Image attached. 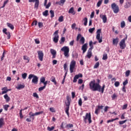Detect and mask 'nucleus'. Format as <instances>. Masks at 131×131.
<instances>
[{
    "mask_svg": "<svg viewBox=\"0 0 131 131\" xmlns=\"http://www.w3.org/2000/svg\"><path fill=\"white\" fill-rule=\"evenodd\" d=\"M97 83L96 82V80H93L91 81L89 83L90 90L93 92H99L101 94H104V91H105V84H103L101 88L100 85V79H97Z\"/></svg>",
    "mask_w": 131,
    "mask_h": 131,
    "instance_id": "nucleus-1",
    "label": "nucleus"
},
{
    "mask_svg": "<svg viewBox=\"0 0 131 131\" xmlns=\"http://www.w3.org/2000/svg\"><path fill=\"white\" fill-rule=\"evenodd\" d=\"M32 78V82L34 84H37L38 82V77L37 76H35L34 74H30L28 77L29 79H31Z\"/></svg>",
    "mask_w": 131,
    "mask_h": 131,
    "instance_id": "nucleus-2",
    "label": "nucleus"
},
{
    "mask_svg": "<svg viewBox=\"0 0 131 131\" xmlns=\"http://www.w3.org/2000/svg\"><path fill=\"white\" fill-rule=\"evenodd\" d=\"M83 118L85 123H86V122H88L86 121L87 120H88L89 124H91L92 122V115H91V113H86L85 116L83 117Z\"/></svg>",
    "mask_w": 131,
    "mask_h": 131,
    "instance_id": "nucleus-3",
    "label": "nucleus"
},
{
    "mask_svg": "<svg viewBox=\"0 0 131 131\" xmlns=\"http://www.w3.org/2000/svg\"><path fill=\"white\" fill-rule=\"evenodd\" d=\"M61 52H64L63 55L66 58L69 57V47L64 46L61 49Z\"/></svg>",
    "mask_w": 131,
    "mask_h": 131,
    "instance_id": "nucleus-4",
    "label": "nucleus"
},
{
    "mask_svg": "<svg viewBox=\"0 0 131 131\" xmlns=\"http://www.w3.org/2000/svg\"><path fill=\"white\" fill-rule=\"evenodd\" d=\"M126 39H127V36H126L125 38H123L120 41L119 43V46L121 50H124V49H125L126 47V45L125 44V40H126Z\"/></svg>",
    "mask_w": 131,
    "mask_h": 131,
    "instance_id": "nucleus-5",
    "label": "nucleus"
},
{
    "mask_svg": "<svg viewBox=\"0 0 131 131\" xmlns=\"http://www.w3.org/2000/svg\"><path fill=\"white\" fill-rule=\"evenodd\" d=\"M111 8L115 14H117L119 12V7L118 5H116V3H113L111 4Z\"/></svg>",
    "mask_w": 131,
    "mask_h": 131,
    "instance_id": "nucleus-6",
    "label": "nucleus"
},
{
    "mask_svg": "<svg viewBox=\"0 0 131 131\" xmlns=\"http://www.w3.org/2000/svg\"><path fill=\"white\" fill-rule=\"evenodd\" d=\"M75 65H76V61L72 60L70 64V71L71 73H73Z\"/></svg>",
    "mask_w": 131,
    "mask_h": 131,
    "instance_id": "nucleus-7",
    "label": "nucleus"
},
{
    "mask_svg": "<svg viewBox=\"0 0 131 131\" xmlns=\"http://www.w3.org/2000/svg\"><path fill=\"white\" fill-rule=\"evenodd\" d=\"M59 30H56L53 34L54 37L53 38V41L55 43H57L59 41Z\"/></svg>",
    "mask_w": 131,
    "mask_h": 131,
    "instance_id": "nucleus-8",
    "label": "nucleus"
},
{
    "mask_svg": "<svg viewBox=\"0 0 131 131\" xmlns=\"http://www.w3.org/2000/svg\"><path fill=\"white\" fill-rule=\"evenodd\" d=\"M43 113V111H41L39 112H36L35 113L33 114L32 112H30L29 115L30 118H32L33 120H34V116H37V115H40V114H42Z\"/></svg>",
    "mask_w": 131,
    "mask_h": 131,
    "instance_id": "nucleus-9",
    "label": "nucleus"
},
{
    "mask_svg": "<svg viewBox=\"0 0 131 131\" xmlns=\"http://www.w3.org/2000/svg\"><path fill=\"white\" fill-rule=\"evenodd\" d=\"M66 106H67V107H66L65 112L68 116L69 117V108H70V101H67V102H66Z\"/></svg>",
    "mask_w": 131,
    "mask_h": 131,
    "instance_id": "nucleus-10",
    "label": "nucleus"
},
{
    "mask_svg": "<svg viewBox=\"0 0 131 131\" xmlns=\"http://www.w3.org/2000/svg\"><path fill=\"white\" fill-rule=\"evenodd\" d=\"M29 3H35L34 8L38 9L39 6V0H29Z\"/></svg>",
    "mask_w": 131,
    "mask_h": 131,
    "instance_id": "nucleus-11",
    "label": "nucleus"
},
{
    "mask_svg": "<svg viewBox=\"0 0 131 131\" xmlns=\"http://www.w3.org/2000/svg\"><path fill=\"white\" fill-rule=\"evenodd\" d=\"M38 54V58L40 61H42L43 60V52L42 51H37Z\"/></svg>",
    "mask_w": 131,
    "mask_h": 131,
    "instance_id": "nucleus-12",
    "label": "nucleus"
},
{
    "mask_svg": "<svg viewBox=\"0 0 131 131\" xmlns=\"http://www.w3.org/2000/svg\"><path fill=\"white\" fill-rule=\"evenodd\" d=\"M7 30H8L7 28H4L3 30V32L7 35V39H10V38H11V33L10 32H7Z\"/></svg>",
    "mask_w": 131,
    "mask_h": 131,
    "instance_id": "nucleus-13",
    "label": "nucleus"
},
{
    "mask_svg": "<svg viewBox=\"0 0 131 131\" xmlns=\"http://www.w3.org/2000/svg\"><path fill=\"white\" fill-rule=\"evenodd\" d=\"M82 77V74L81 73H79L77 75H76L74 77L73 82L74 83L77 82V79H78V78H81Z\"/></svg>",
    "mask_w": 131,
    "mask_h": 131,
    "instance_id": "nucleus-14",
    "label": "nucleus"
},
{
    "mask_svg": "<svg viewBox=\"0 0 131 131\" xmlns=\"http://www.w3.org/2000/svg\"><path fill=\"white\" fill-rule=\"evenodd\" d=\"M104 106L103 105H98L97 106V108H96L95 113L96 114V115H98L99 114V112H100V110H102L103 109V107Z\"/></svg>",
    "mask_w": 131,
    "mask_h": 131,
    "instance_id": "nucleus-15",
    "label": "nucleus"
},
{
    "mask_svg": "<svg viewBox=\"0 0 131 131\" xmlns=\"http://www.w3.org/2000/svg\"><path fill=\"white\" fill-rule=\"evenodd\" d=\"M92 48H89V49L88 51L87 55H86V57L88 58V59H91L92 57V51L93 49Z\"/></svg>",
    "mask_w": 131,
    "mask_h": 131,
    "instance_id": "nucleus-16",
    "label": "nucleus"
},
{
    "mask_svg": "<svg viewBox=\"0 0 131 131\" xmlns=\"http://www.w3.org/2000/svg\"><path fill=\"white\" fill-rule=\"evenodd\" d=\"M100 18L102 19L103 23L107 22V16L106 15L100 14Z\"/></svg>",
    "mask_w": 131,
    "mask_h": 131,
    "instance_id": "nucleus-17",
    "label": "nucleus"
},
{
    "mask_svg": "<svg viewBox=\"0 0 131 131\" xmlns=\"http://www.w3.org/2000/svg\"><path fill=\"white\" fill-rule=\"evenodd\" d=\"M86 50H88V43H86L82 46V50L83 51V54H84V53L86 52Z\"/></svg>",
    "mask_w": 131,
    "mask_h": 131,
    "instance_id": "nucleus-18",
    "label": "nucleus"
},
{
    "mask_svg": "<svg viewBox=\"0 0 131 131\" xmlns=\"http://www.w3.org/2000/svg\"><path fill=\"white\" fill-rule=\"evenodd\" d=\"M119 41V38H118V37L116 38H114L113 39V45H114V46H117Z\"/></svg>",
    "mask_w": 131,
    "mask_h": 131,
    "instance_id": "nucleus-19",
    "label": "nucleus"
},
{
    "mask_svg": "<svg viewBox=\"0 0 131 131\" xmlns=\"http://www.w3.org/2000/svg\"><path fill=\"white\" fill-rule=\"evenodd\" d=\"M130 6H131V2L127 1V2L125 3L124 7L125 9H128V8L130 7Z\"/></svg>",
    "mask_w": 131,
    "mask_h": 131,
    "instance_id": "nucleus-20",
    "label": "nucleus"
},
{
    "mask_svg": "<svg viewBox=\"0 0 131 131\" xmlns=\"http://www.w3.org/2000/svg\"><path fill=\"white\" fill-rule=\"evenodd\" d=\"M101 36V34H97L96 35V39L97 40H98L99 42L100 43H101V42H102V41H103V40H102V38H100Z\"/></svg>",
    "mask_w": 131,
    "mask_h": 131,
    "instance_id": "nucleus-21",
    "label": "nucleus"
},
{
    "mask_svg": "<svg viewBox=\"0 0 131 131\" xmlns=\"http://www.w3.org/2000/svg\"><path fill=\"white\" fill-rule=\"evenodd\" d=\"M24 88H25V84H19L17 85V86L16 87V89L17 90H22V89H24Z\"/></svg>",
    "mask_w": 131,
    "mask_h": 131,
    "instance_id": "nucleus-22",
    "label": "nucleus"
},
{
    "mask_svg": "<svg viewBox=\"0 0 131 131\" xmlns=\"http://www.w3.org/2000/svg\"><path fill=\"white\" fill-rule=\"evenodd\" d=\"M2 91H2V95H4V94H7V93H8V87H4L2 89Z\"/></svg>",
    "mask_w": 131,
    "mask_h": 131,
    "instance_id": "nucleus-23",
    "label": "nucleus"
},
{
    "mask_svg": "<svg viewBox=\"0 0 131 131\" xmlns=\"http://www.w3.org/2000/svg\"><path fill=\"white\" fill-rule=\"evenodd\" d=\"M3 125H5V121L4 118H0V128L1 127H3Z\"/></svg>",
    "mask_w": 131,
    "mask_h": 131,
    "instance_id": "nucleus-24",
    "label": "nucleus"
},
{
    "mask_svg": "<svg viewBox=\"0 0 131 131\" xmlns=\"http://www.w3.org/2000/svg\"><path fill=\"white\" fill-rule=\"evenodd\" d=\"M69 14H72V15H74L75 14V11H74V8L71 7L69 11Z\"/></svg>",
    "mask_w": 131,
    "mask_h": 131,
    "instance_id": "nucleus-25",
    "label": "nucleus"
},
{
    "mask_svg": "<svg viewBox=\"0 0 131 131\" xmlns=\"http://www.w3.org/2000/svg\"><path fill=\"white\" fill-rule=\"evenodd\" d=\"M4 99H5V100H6V102H10L11 98H10V97H9V96L7 94H5L4 96Z\"/></svg>",
    "mask_w": 131,
    "mask_h": 131,
    "instance_id": "nucleus-26",
    "label": "nucleus"
},
{
    "mask_svg": "<svg viewBox=\"0 0 131 131\" xmlns=\"http://www.w3.org/2000/svg\"><path fill=\"white\" fill-rule=\"evenodd\" d=\"M7 25L8 27H9V28H10V29H11V30H14V28H15V27H14V25H13L12 24L9 23H7Z\"/></svg>",
    "mask_w": 131,
    "mask_h": 131,
    "instance_id": "nucleus-27",
    "label": "nucleus"
},
{
    "mask_svg": "<svg viewBox=\"0 0 131 131\" xmlns=\"http://www.w3.org/2000/svg\"><path fill=\"white\" fill-rule=\"evenodd\" d=\"M51 81H52V82H54V84H57V81H56V78L54 76L51 77Z\"/></svg>",
    "mask_w": 131,
    "mask_h": 131,
    "instance_id": "nucleus-28",
    "label": "nucleus"
},
{
    "mask_svg": "<svg viewBox=\"0 0 131 131\" xmlns=\"http://www.w3.org/2000/svg\"><path fill=\"white\" fill-rule=\"evenodd\" d=\"M84 41H85V39H84V37H81L80 39V43H81V45H83L84 43Z\"/></svg>",
    "mask_w": 131,
    "mask_h": 131,
    "instance_id": "nucleus-29",
    "label": "nucleus"
},
{
    "mask_svg": "<svg viewBox=\"0 0 131 131\" xmlns=\"http://www.w3.org/2000/svg\"><path fill=\"white\" fill-rule=\"evenodd\" d=\"M42 15L45 17L49 16V10H45L44 12H43Z\"/></svg>",
    "mask_w": 131,
    "mask_h": 131,
    "instance_id": "nucleus-30",
    "label": "nucleus"
},
{
    "mask_svg": "<svg viewBox=\"0 0 131 131\" xmlns=\"http://www.w3.org/2000/svg\"><path fill=\"white\" fill-rule=\"evenodd\" d=\"M23 58H24V60H27V61H26V63H29V61H30V59L29 58V57H28V56L25 55L23 56Z\"/></svg>",
    "mask_w": 131,
    "mask_h": 131,
    "instance_id": "nucleus-31",
    "label": "nucleus"
},
{
    "mask_svg": "<svg viewBox=\"0 0 131 131\" xmlns=\"http://www.w3.org/2000/svg\"><path fill=\"white\" fill-rule=\"evenodd\" d=\"M10 107V105L9 104H5L3 105V108L5 111H8V108Z\"/></svg>",
    "mask_w": 131,
    "mask_h": 131,
    "instance_id": "nucleus-32",
    "label": "nucleus"
},
{
    "mask_svg": "<svg viewBox=\"0 0 131 131\" xmlns=\"http://www.w3.org/2000/svg\"><path fill=\"white\" fill-rule=\"evenodd\" d=\"M64 42H65V37H62L59 41V43L60 45H62V43H64Z\"/></svg>",
    "mask_w": 131,
    "mask_h": 131,
    "instance_id": "nucleus-33",
    "label": "nucleus"
},
{
    "mask_svg": "<svg viewBox=\"0 0 131 131\" xmlns=\"http://www.w3.org/2000/svg\"><path fill=\"white\" fill-rule=\"evenodd\" d=\"M50 53L52 55H57V51L54 49H51Z\"/></svg>",
    "mask_w": 131,
    "mask_h": 131,
    "instance_id": "nucleus-34",
    "label": "nucleus"
},
{
    "mask_svg": "<svg viewBox=\"0 0 131 131\" xmlns=\"http://www.w3.org/2000/svg\"><path fill=\"white\" fill-rule=\"evenodd\" d=\"M100 66V62H97L95 63V64L94 66V69H97V68H98V67Z\"/></svg>",
    "mask_w": 131,
    "mask_h": 131,
    "instance_id": "nucleus-35",
    "label": "nucleus"
},
{
    "mask_svg": "<svg viewBox=\"0 0 131 131\" xmlns=\"http://www.w3.org/2000/svg\"><path fill=\"white\" fill-rule=\"evenodd\" d=\"M50 13L51 18H54V17H55V12H54V11L50 10Z\"/></svg>",
    "mask_w": 131,
    "mask_h": 131,
    "instance_id": "nucleus-36",
    "label": "nucleus"
},
{
    "mask_svg": "<svg viewBox=\"0 0 131 131\" xmlns=\"http://www.w3.org/2000/svg\"><path fill=\"white\" fill-rule=\"evenodd\" d=\"M66 128H72V127H73V124H67L66 126Z\"/></svg>",
    "mask_w": 131,
    "mask_h": 131,
    "instance_id": "nucleus-37",
    "label": "nucleus"
},
{
    "mask_svg": "<svg viewBox=\"0 0 131 131\" xmlns=\"http://www.w3.org/2000/svg\"><path fill=\"white\" fill-rule=\"evenodd\" d=\"M59 22H63L64 21V16L62 15L60 16L58 18Z\"/></svg>",
    "mask_w": 131,
    "mask_h": 131,
    "instance_id": "nucleus-38",
    "label": "nucleus"
},
{
    "mask_svg": "<svg viewBox=\"0 0 131 131\" xmlns=\"http://www.w3.org/2000/svg\"><path fill=\"white\" fill-rule=\"evenodd\" d=\"M108 59V56L107 54L105 53L103 55L102 60H107Z\"/></svg>",
    "mask_w": 131,
    "mask_h": 131,
    "instance_id": "nucleus-39",
    "label": "nucleus"
},
{
    "mask_svg": "<svg viewBox=\"0 0 131 131\" xmlns=\"http://www.w3.org/2000/svg\"><path fill=\"white\" fill-rule=\"evenodd\" d=\"M54 129H55V126H52L51 127L50 126H48L47 127V130H48L49 131L54 130Z\"/></svg>",
    "mask_w": 131,
    "mask_h": 131,
    "instance_id": "nucleus-40",
    "label": "nucleus"
},
{
    "mask_svg": "<svg viewBox=\"0 0 131 131\" xmlns=\"http://www.w3.org/2000/svg\"><path fill=\"white\" fill-rule=\"evenodd\" d=\"M22 78L23 79H26V78L27 77V73H25L21 75Z\"/></svg>",
    "mask_w": 131,
    "mask_h": 131,
    "instance_id": "nucleus-41",
    "label": "nucleus"
},
{
    "mask_svg": "<svg viewBox=\"0 0 131 131\" xmlns=\"http://www.w3.org/2000/svg\"><path fill=\"white\" fill-rule=\"evenodd\" d=\"M103 2L102 0H100L98 2L97 4V6L98 7H101V5H102V3Z\"/></svg>",
    "mask_w": 131,
    "mask_h": 131,
    "instance_id": "nucleus-42",
    "label": "nucleus"
},
{
    "mask_svg": "<svg viewBox=\"0 0 131 131\" xmlns=\"http://www.w3.org/2000/svg\"><path fill=\"white\" fill-rule=\"evenodd\" d=\"M125 27V22L124 21H122L121 23V28H123Z\"/></svg>",
    "mask_w": 131,
    "mask_h": 131,
    "instance_id": "nucleus-43",
    "label": "nucleus"
},
{
    "mask_svg": "<svg viewBox=\"0 0 131 131\" xmlns=\"http://www.w3.org/2000/svg\"><path fill=\"white\" fill-rule=\"evenodd\" d=\"M83 21H84V26H86V25H88V18L85 17V18L83 19Z\"/></svg>",
    "mask_w": 131,
    "mask_h": 131,
    "instance_id": "nucleus-44",
    "label": "nucleus"
},
{
    "mask_svg": "<svg viewBox=\"0 0 131 131\" xmlns=\"http://www.w3.org/2000/svg\"><path fill=\"white\" fill-rule=\"evenodd\" d=\"M40 81L42 83H43V82H45L46 81V78H45V77H42L40 78Z\"/></svg>",
    "mask_w": 131,
    "mask_h": 131,
    "instance_id": "nucleus-45",
    "label": "nucleus"
},
{
    "mask_svg": "<svg viewBox=\"0 0 131 131\" xmlns=\"http://www.w3.org/2000/svg\"><path fill=\"white\" fill-rule=\"evenodd\" d=\"M46 89V85H44L43 86H41L38 89L39 92H41V91H43Z\"/></svg>",
    "mask_w": 131,
    "mask_h": 131,
    "instance_id": "nucleus-46",
    "label": "nucleus"
},
{
    "mask_svg": "<svg viewBox=\"0 0 131 131\" xmlns=\"http://www.w3.org/2000/svg\"><path fill=\"white\" fill-rule=\"evenodd\" d=\"M51 5H52V3L49 2L48 5L46 4V5L45 6V7H46V9H49V8L51 7Z\"/></svg>",
    "mask_w": 131,
    "mask_h": 131,
    "instance_id": "nucleus-47",
    "label": "nucleus"
},
{
    "mask_svg": "<svg viewBox=\"0 0 131 131\" xmlns=\"http://www.w3.org/2000/svg\"><path fill=\"white\" fill-rule=\"evenodd\" d=\"M89 46L91 47L90 49H92V50H93V49H94V46H93V41H90Z\"/></svg>",
    "mask_w": 131,
    "mask_h": 131,
    "instance_id": "nucleus-48",
    "label": "nucleus"
},
{
    "mask_svg": "<svg viewBox=\"0 0 131 131\" xmlns=\"http://www.w3.org/2000/svg\"><path fill=\"white\" fill-rule=\"evenodd\" d=\"M78 105L79 106H82V100L81 98H80L78 101Z\"/></svg>",
    "mask_w": 131,
    "mask_h": 131,
    "instance_id": "nucleus-49",
    "label": "nucleus"
},
{
    "mask_svg": "<svg viewBox=\"0 0 131 131\" xmlns=\"http://www.w3.org/2000/svg\"><path fill=\"white\" fill-rule=\"evenodd\" d=\"M34 25H35V26H36V25H37V20H33L31 26H33Z\"/></svg>",
    "mask_w": 131,
    "mask_h": 131,
    "instance_id": "nucleus-50",
    "label": "nucleus"
},
{
    "mask_svg": "<svg viewBox=\"0 0 131 131\" xmlns=\"http://www.w3.org/2000/svg\"><path fill=\"white\" fill-rule=\"evenodd\" d=\"M130 73V71L127 70V71L126 72V73H125V76H126V77L129 76Z\"/></svg>",
    "mask_w": 131,
    "mask_h": 131,
    "instance_id": "nucleus-51",
    "label": "nucleus"
},
{
    "mask_svg": "<svg viewBox=\"0 0 131 131\" xmlns=\"http://www.w3.org/2000/svg\"><path fill=\"white\" fill-rule=\"evenodd\" d=\"M126 121H127V120H125L124 121H120L119 122V123L120 125L124 124V123H125V122H126Z\"/></svg>",
    "mask_w": 131,
    "mask_h": 131,
    "instance_id": "nucleus-52",
    "label": "nucleus"
},
{
    "mask_svg": "<svg viewBox=\"0 0 131 131\" xmlns=\"http://www.w3.org/2000/svg\"><path fill=\"white\" fill-rule=\"evenodd\" d=\"M114 84L116 88H118V86L120 85V83L119 81H116Z\"/></svg>",
    "mask_w": 131,
    "mask_h": 131,
    "instance_id": "nucleus-53",
    "label": "nucleus"
},
{
    "mask_svg": "<svg viewBox=\"0 0 131 131\" xmlns=\"http://www.w3.org/2000/svg\"><path fill=\"white\" fill-rule=\"evenodd\" d=\"M33 96L34 98H36V99H38L39 98V97H38V95L36 93H34L33 94Z\"/></svg>",
    "mask_w": 131,
    "mask_h": 131,
    "instance_id": "nucleus-54",
    "label": "nucleus"
},
{
    "mask_svg": "<svg viewBox=\"0 0 131 131\" xmlns=\"http://www.w3.org/2000/svg\"><path fill=\"white\" fill-rule=\"evenodd\" d=\"M9 3V0H6L4 2L3 6H2V8H5L6 7V5H7Z\"/></svg>",
    "mask_w": 131,
    "mask_h": 131,
    "instance_id": "nucleus-55",
    "label": "nucleus"
},
{
    "mask_svg": "<svg viewBox=\"0 0 131 131\" xmlns=\"http://www.w3.org/2000/svg\"><path fill=\"white\" fill-rule=\"evenodd\" d=\"M80 38H81V35L80 34H78L77 36L76 41H78Z\"/></svg>",
    "mask_w": 131,
    "mask_h": 131,
    "instance_id": "nucleus-56",
    "label": "nucleus"
},
{
    "mask_svg": "<svg viewBox=\"0 0 131 131\" xmlns=\"http://www.w3.org/2000/svg\"><path fill=\"white\" fill-rule=\"evenodd\" d=\"M22 111H23V110H20L19 111V116L20 118H23V117H24L22 114Z\"/></svg>",
    "mask_w": 131,
    "mask_h": 131,
    "instance_id": "nucleus-57",
    "label": "nucleus"
},
{
    "mask_svg": "<svg viewBox=\"0 0 131 131\" xmlns=\"http://www.w3.org/2000/svg\"><path fill=\"white\" fill-rule=\"evenodd\" d=\"M128 83V80L127 79H126L125 81L123 82V86H125L126 84Z\"/></svg>",
    "mask_w": 131,
    "mask_h": 131,
    "instance_id": "nucleus-58",
    "label": "nucleus"
},
{
    "mask_svg": "<svg viewBox=\"0 0 131 131\" xmlns=\"http://www.w3.org/2000/svg\"><path fill=\"white\" fill-rule=\"evenodd\" d=\"M89 31L90 33H93L95 31V28L89 29Z\"/></svg>",
    "mask_w": 131,
    "mask_h": 131,
    "instance_id": "nucleus-59",
    "label": "nucleus"
},
{
    "mask_svg": "<svg viewBox=\"0 0 131 131\" xmlns=\"http://www.w3.org/2000/svg\"><path fill=\"white\" fill-rule=\"evenodd\" d=\"M43 26V24H42V23L41 22L38 23V27L39 28H41V27H42Z\"/></svg>",
    "mask_w": 131,
    "mask_h": 131,
    "instance_id": "nucleus-60",
    "label": "nucleus"
},
{
    "mask_svg": "<svg viewBox=\"0 0 131 131\" xmlns=\"http://www.w3.org/2000/svg\"><path fill=\"white\" fill-rule=\"evenodd\" d=\"M82 82H83V80H82V79H79L78 81V83L79 84H81V83H82Z\"/></svg>",
    "mask_w": 131,
    "mask_h": 131,
    "instance_id": "nucleus-61",
    "label": "nucleus"
},
{
    "mask_svg": "<svg viewBox=\"0 0 131 131\" xmlns=\"http://www.w3.org/2000/svg\"><path fill=\"white\" fill-rule=\"evenodd\" d=\"M109 106H105L104 108V112H107L108 111V110L109 109Z\"/></svg>",
    "mask_w": 131,
    "mask_h": 131,
    "instance_id": "nucleus-62",
    "label": "nucleus"
},
{
    "mask_svg": "<svg viewBox=\"0 0 131 131\" xmlns=\"http://www.w3.org/2000/svg\"><path fill=\"white\" fill-rule=\"evenodd\" d=\"M50 111H51V112H52V113L56 112V111H55V109L54 108V107H50Z\"/></svg>",
    "mask_w": 131,
    "mask_h": 131,
    "instance_id": "nucleus-63",
    "label": "nucleus"
},
{
    "mask_svg": "<svg viewBox=\"0 0 131 131\" xmlns=\"http://www.w3.org/2000/svg\"><path fill=\"white\" fill-rule=\"evenodd\" d=\"M126 108H127V104H124V105H123V107H122V110H124L126 109Z\"/></svg>",
    "mask_w": 131,
    "mask_h": 131,
    "instance_id": "nucleus-64",
    "label": "nucleus"
}]
</instances>
